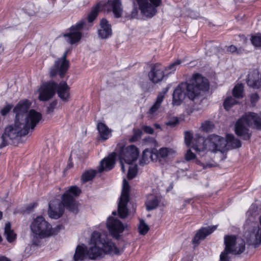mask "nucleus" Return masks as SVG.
<instances>
[{
	"instance_id": "1",
	"label": "nucleus",
	"mask_w": 261,
	"mask_h": 261,
	"mask_svg": "<svg viewBox=\"0 0 261 261\" xmlns=\"http://www.w3.org/2000/svg\"><path fill=\"white\" fill-rule=\"evenodd\" d=\"M104 225L100 224L95 227L86 247L84 244L76 246L73 259L74 261H82L86 257L95 259L106 254H119L118 249L108 234L103 231Z\"/></svg>"
},
{
	"instance_id": "2",
	"label": "nucleus",
	"mask_w": 261,
	"mask_h": 261,
	"mask_svg": "<svg viewBox=\"0 0 261 261\" xmlns=\"http://www.w3.org/2000/svg\"><path fill=\"white\" fill-rule=\"evenodd\" d=\"M100 11L112 12L115 17L119 18L123 13L122 3L120 0H108L107 3H99L92 9L87 19L84 18L78 21L64 34L65 40L71 45L78 42L82 37L81 31L88 29L92 25L87 22L92 23Z\"/></svg>"
},
{
	"instance_id": "3",
	"label": "nucleus",
	"mask_w": 261,
	"mask_h": 261,
	"mask_svg": "<svg viewBox=\"0 0 261 261\" xmlns=\"http://www.w3.org/2000/svg\"><path fill=\"white\" fill-rule=\"evenodd\" d=\"M209 83L207 80L199 73L194 74L186 82L179 84L173 93L172 105L179 106L186 97L194 100L198 97L201 91L208 90Z\"/></svg>"
},
{
	"instance_id": "4",
	"label": "nucleus",
	"mask_w": 261,
	"mask_h": 261,
	"mask_svg": "<svg viewBox=\"0 0 261 261\" xmlns=\"http://www.w3.org/2000/svg\"><path fill=\"white\" fill-rule=\"evenodd\" d=\"M185 142L187 146H191L199 153L222 152L226 148V142L223 137L216 135H211L205 139L198 134L193 136L190 132H186L185 133Z\"/></svg>"
},
{
	"instance_id": "5",
	"label": "nucleus",
	"mask_w": 261,
	"mask_h": 261,
	"mask_svg": "<svg viewBox=\"0 0 261 261\" xmlns=\"http://www.w3.org/2000/svg\"><path fill=\"white\" fill-rule=\"evenodd\" d=\"M39 117L38 113L31 112L24 123L15 120L14 123L8 125L1 137L2 143L1 147L6 146L10 141L15 140L21 136L26 135L33 131Z\"/></svg>"
},
{
	"instance_id": "6",
	"label": "nucleus",
	"mask_w": 261,
	"mask_h": 261,
	"mask_svg": "<svg viewBox=\"0 0 261 261\" xmlns=\"http://www.w3.org/2000/svg\"><path fill=\"white\" fill-rule=\"evenodd\" d=\"M80 193L81 190L78 187L72 186L63 195L62 202L56 199L50 201L49 204V217L55 219L60 218L63 214L64 207L72 213H76L78 204L74 197L78 196Z\"/></svg>"
},
{
	"instance_id": "7",
	"label": "nucleus",
	"mask_w": 261,
	"mask_h": 261,
	"mask_svg": "<svg viewBox=\"0 0 261 261\" xmlns=\"http://www.w3.org/2000/svg\"><path fill=\"white\" fill-rule=\"evenodd\" d=\"M139 153L138 148L134 145L121 148L119 152L118 156L122 171H125V165L128 166L127 178L129 179H133L137 175V166L134 163L137 160Z\"/></svg>"
},
{
	"instance_id": "8",
	"label": "nucleus",
	"mask_w": 261,
	"mask_h": 261,
	"mask_svg": "<svg viewBox=\"0 0 261 261\" xmlns=\"http://www.w3.org/2000/svg\"><path fill=\"white\" fill-rule=\"evenodd\" d=\"M249 127L256 129H261V112L259 113L249 112L243 115L236 122L235 133L244 139H249L250 137Z\"/></svg>"
},
{
	"instance_id": "9",
	"label": "nucleus",
	"mask_w": 261,
	"mask_h": 261,
	"mask_svg": "<svg viewBox=\"0 0 261 261\" xmlns=\"http://www.w3.org/2000/svg\"><path fill=\"white\" fill-rule=\"evenodd\" d=\"M256 210L255 205L250 206L247 212V219L245 225L248 230L245 234L246 239L250 244L254 245L261 242V214L259 217V222H253L257 214Z\"/></svg>"
},
{
	"instance_id": "10",
	"label": "nucleus",
	"mask_w": 261,
	"mask_h": 261,
	"mask_svg": "<svg viewBox=\"0 0 261 261\" xmlns=\"http://www.w3.org/2000/svg\"><path fill=\"white\" fill-rule=\"evenodd\" d=\"M30 229L34 237L33 243L35 245H39V242L35 239L49 237L58 231L57 228H52L51 225L42 216L37 217L33 220Z\"/></svg>"
},
{
	"instance_id": "11",
	"label": "nucleus",
	"mask_w": 261,
	"mask_h": 261,
	"mask_svg": "<svg viewBox=\"0 0 261 261\" xmlns=\"http://www.w3.org/2000/svg\"><path fill=\"white\" fill-rule=\"evenodd\" d=\"M31 105V102L27 99H23L20 101L13 109V112L15 114V120L24 123V122L26 121L27 118L29 117V115L31 112H34L38 113L40 116L38 120L35 123L36 126L42 119V114L40 112L33 109L30 110L28 111Z\"/></svg>"
},
{
	"instance_id": "12",
	"label": "nucleus",
	"mask_w": 261,
	"mask_h": 261,
	"mask_svg": "<svg viewBox=\"0 0 261 261\" xmlns=\"http://www.w3.org/2000/svg\"><path fill=\"white\" fill-rule=\"evenodd\" d=\"M224 240L225 248L231 253L234 255L240 254L245 250V242L243 239L230 235L225 236Z\"/></svg>"
},
{
	"instance_id": "13",
	"label": "nucleus",
	"mask_w": 261,
	"mask_h": 261,
	"mask_svg": "<svg viewBox=\"0 0 261 261\" xmlns=\"http://www.w3.org/2000/svg\"><path fill=\"white\" fill-rule=\"evenodd\" d=\"M136 1L142 14L148 18H151L156 14V8L162 4V0Z\"/></svg>"
},
{
	"instance_id": "14",
	"label": "nucleus",
	"mask_w": 261,
	"mask_h": 261,
	"mask_svg": "<svg viewBox=\"0 0 261 261\" xmlns=\"http://www.w3.org/2000/svg\"><path fill=\"white\" fill-rule=\"evenodd\" d=\"M129 189L130 187L128 182L124 178L123 180L121 195L119 198L118 204V213L119 217L122 219L126 218L128 214V210L126 205L129 199Z\"/></svg>"
},
{
	"instance_id": "15",
	"label": "nucleus",
	"mask_w": 261,
	"mask_h": 261,
	"mask_svg": "<svg viewBox=\"0 0 261 261\" xmlns=\"http://www.w3.org/2000/svg\"><path fill=\"white\" fill-rule=\"evenodd\" d=\"M106 226L111 236L114 238H118L119 234L123 232L124 230L127 229L128 225L123 224L119 219L110 216L108 218Z\"/></svg>"
},
{
	"instance_id": "16",
	"label": "nucleus",
	"mask_w": 261,
	"mask_h": 261,
	"mask_svg": "<svg viewBox=\"0 0 261 261\" xmlns=\"http://www.w3.org/2000/svg\"><path fill=\"white\" fill-rule=\"evenodd\" d=\"M56 84L45 83L38 87L35 94H38V98L40 101H47L53 97L55 93Z\"/></svg>"
},
{
	"instance_id": "17",
	"label": "nucleus",
	"mask_w": 261,
	"mask_h": 261,
	"mask_svg": "<svg viewBox=\"0 0 261 261\" xmlns=\"http://www.w3.org/2000/svg\"><path fill=\"white\" fill-rule=\"evenodd\" d=\"M66 55L67 52H65L61 58H58L55 61L54 65L50 70L51 76L53 77L59 74L61 77H63L69 67V62L66 60Z\"/></svg>"
},
{
	"instance_id": "18",
	"label": "nucleus",
	"mask_w": 261,
	"mask_h": 261,
	"mask_svg": "<svg viewBox=\"0 0 261 261\" xmlns=\"http://www.w3.org/2000/svg\"><path fill=\"white\" fill-rule=\"evenodd\" d=\"M176 154L175 149L171 147H162L158 150L155 149L156 162L163 165L169 159L174 157Z\"/></svg>"
},
{
	"instance_id": "19",
	"label": "nucleus",
	"mask_w": 261,
	"mask_h": 261,
	"mask_svg": "<svg viewBox=\"0 0 261 261\" xmlns=\"http://www.w3.org/2000/svg\"><path fill=\"white\" fill-rule=\"evenodd\" d=\"M164 68L160 64H155L148 73L149 80L154 83L162 81L164 76Z\"/></svg>"
},
{
	"instance_id": "20",
	"label": "nucleus",
	"mask_w": 261,
	"mask_h": 261,
	"mask_svg": "<svg viewBox=\"0 0 261 261\" xmlns=\"http://www.w3.org/2000/svg\"><path fill=\"white\" fill-rule=\"evenodd\" d=\"M216 229V226H207L205 227H202L199 229L193 239V243L195 246L198 245L200 242L203 240L206 236L211 234Z\"/></svg>"
},
{
	"instance_id": "21",
	"label": "nucleus",
	"mask_w": 261,
	"mask_h": 261,
	"mask_svg": "<svg viewBox=\"0 0 261 261\" xmlns=\"http://www.w3.org/2000/svg\"><path fill=\"white\" fill-rule=\"evenodd\" d=\"M116 157V153L113 152L109 154L107 158H104L100 163L98 171L101 172L103 171L111 170L114 167Z\"/></svg>"
},
{
	"instance_id": "22",
	"label": "nucleus",
	"mask_w": 261,
	"mask_h": 261,
	"mask_svg": "<svg viewBox=\"0 0 261 261\" xmlns=\"http://www.w3.org/2000/svg\"><path fill=\"white\" fill-rule=\"evenodd\" d=\"M112 34L111 24L105 18H102L100 22V28L98 30V35L101 39H107Z\"/></svg>"
},
{
	"instance_id": "23",
	"label": "nucleus",
	"mask_w": 261,
	"mask_h": 261,
	"mask_svg": "<svg viewBox=\"0 0 261 261\" xmlns=\"http://www.w3.org/2000/svg\"><path fill=\"white\" fill-rule=\"evenodd\" d=\"M55 89H57L59 97L64 101H67L69 98V87L65 82H61L59 85L56 84Z\"/></svg>"
},
{
	"instance_id": "24",
	"label": "nucleus",
	"mask_w": 261,
	"mask_h": 261,
	"mask_svg": "<svg viewBox=\"0 0 261 261\" xmlns=\"http://www.w3.org/2000/svg\"><path fill=\"white\" fill-rule=\"evenodd\" d=\"M97 129L100 139L103 141L108 139L112 136V130L102 122L97 123Z\"/></svg>"
},
{
	"instance_id": "25",
	"label": "nucleus",
	"mask_w": 261,
	"mask_h": 261,
	"mask_svg": "<svg viewBox=\"0 0 261 261\" xmlns=\"http://www.w3.org/2000/svg\"><path fill=\"white\" fill-rule=\"evenodd\" d=\"M223 139L226 142V148L222 152H224L230 148H239L241 146L240 141L235 139L232 135L228 134L226 138H223Z\"/></svg>"
},
{
	"instance_id": "26",
	"label": "nucleus",
	"mask_w": 261,
	"mask_h": 261,
	"mask_svg": "<svg viewBox=\"0 0 261 261\" xmlns=\"http://www.w3.org/2000/svg\"><path fill=\"white\" fill-rule=\"evenodd\" d=\"M161 200V197L159 195L154 194L148 195L145 202L147 210L150 211L155 208Z\"/></svg>"
},
{
	"instance_id": "27",
	"label": "nucleus",
	"mask_w": 261,
	"mask_h": 261,
	"mask_svg": "<svg viewBox=\"0 0 261 261\" xmlns=\"http://www.w3.org/2000/svg\"><path fill=\"white\" fill-rule=\"evenodd\" d=\"M150 161L156 162L155 159V149H146L143 152L141 163L142 164H146L149 163Z\"/></svg>"
},
{
	"instance_id": "28",
	"label": "nucleus",
	"mask_w": 261,
	"mask_h": 261,
	"mask_svg": "<svg viewBox=\"0 0 261 261\" xmlns=\"http://www.w3.org/2000/svg\"><path fill=\"white\" fill-rule=\"evenodd\" d=\"M168 89H166L164 91L158 94L155 103L149 110L148 113L150 115H154L157 112L158 110L160 108L162 102H163L165 95Z\"/></svg>"
},
{
	"instance_id": "29",
	"label": "nucleus",
	"mask_w": 261,
	"mask_h": 261,
	"mask_svg": "<svg viewBox=\"0 0 261 261\" xmlns=\"http://www.w3.org/2000/svg\"><path fill=\"white\" fill-rule=\"evenodd\" d=\"M4 235L6 236L7 241L11 243L14 241L16 238V234L11 229V224L9 222L5 224L4 228Z\"/></svg>"
},
{
	"instance_id": "30",
	"label": "nucleus",
	"mask_w": 261,
	"mask_h": 261,
	"mask_svg": "<svg viewBox=\"0 0 261 261\" xmlns=\"http://www.w3.org/2000/svg\"><path fill=\"white\" fill-rule=\"evenodd\" d=\"M182 62L180 60H176L174 62L170 64L165 69L167 74L174 72L176 69H178Z\"/></svg>"
},
{
	"instance_id": "31",
	"label": "nucleus",
	"mask_w": 261,
	"mask_h": 261,
	"mask_svg": "<svg viewBox=\"0 0 261 261\" xmlns=\"http://www.w3.org/2000/svg\"><path fill=\"white\" fill-rule=\"evenodd\" d=\"M233 95L237 98H242L244 96V87L242 84L236 85L232 91Z\"/></svg>"
},
{
	"instance_id": "32",
	"label": "nucleus",
	"mask_w": 261,
	"mask_h": 261,
	"mask_svg": "<svg viewBox=\"0 0 261 261\" xmlns=\"http://www.w3.org/2000/svg\"><path fill=\"white\" fill-rule=\"evenodd\" d=\"M138 228L139 233L141 235H145L149 230L148 225L142 219L140 220Z\"/></svg>"
},
{
	"instance_id": "33",
	"label": "nucleus",
	"mask_w": 261,
	"mask_h": 261,
	"mask_svg": "<svg viewBox=\"0 0 261 261\" xmlns=\"http://www.w3.org/2000/svg\"><path fill=\"white\" fill-rule=\"evenodd\" d=\"M96 175L95 170H90L84 172L82 176V180L83 182H87L92 179Z\"/></svg>"
},
{
	"instance_id": "34",
	"label": "nucleus",
	"mask_w": 261,
	"mask_h": 261,
	"mask_svg": "<svg viewBox=\"0 0 261 261\" xmlns=\"http://www.w3.org/2000/svg\"><path fill=\"white\" fill-rule=\"evenodd\" d=\"M237 101L231 96L227 97L224 101V107L226 110H229L231 107L236 104Z\"/></svg>"
},
{
	"instance_id": "35",
	"label": "nucleus",
	"mask_w": 261,
	"mask_h": 261,
	"mask_svg": "<svg viewBox=\"0 0 261 261\" xmlns=\"http://www.w3.org/2000/svg\"><path fill=\"white\" fill-rule=\"evenodd\" d=\"M214 124L212 122L206 121L201 124L200 129L202 131L208 133L213 130Z\"/></svg>"
},
{
	"instance_id": "36",
	"label": "nucleus",
	"mask_w": 261,
	"mask_h": 261,
	"mask_svg": "<svg viewBox=\"0 0 261 261\" xmlns=\"http://www.w3.org/2000/svg\"><path fill=\"white\" fill-rule=\"evenodd\" d=\"M251 42L255 47H261V34L258 33L251 37Z\"/></svg>"
},
{
	"instance_id": "37",
	"label": "nucleus",
	"mask_w": 261,
	"mask_h": 261,
	"mask_svg": "<svg viewBox=\"0 0 261 261\" xmlns=\"http://www.w3.org/2000/svg\"><path fill=\"white\" fill-rule=\"evenodd\" d=\"M196 163L202 167L203 169L210 168L215 166L214 162L213 160H211L208 162H205L202 160V162L200 161L196 160Z\"/></svg>"
},
{
	"instance_id": "38",
	"label": "nucleus",
	"mask_w": 261,
	"mask_h": 261,
	"mask_svg": "<svg viewBox=\"0 0 261 261\" xmlns=\"http://www.w3.org/2000/svg\"><path fill=\"white\" fill-rule=\"evenodd\" d=\"M230 253L231 252H229L228 250L226 249V248H225L224 251L220 255V261H230Z\"/></svg>"
},
{
	"instance_id": "39",
	"label": "nucleus",
	"mask_w": 261,
	"mask_h": 261,
	"mask_svg": "<svg viewBox=\"0 0 261 261\" xmlns=\"http://www.w3.org/2000/svg\"><path fill=\"white\" fill-rule=\"evenodd\" d=\"M179 121L177 117H171L168 119V120L166 122V124L170 127H174L176 126Z\"/></svg>"
},
{
	"instance_id": "40",
	"label": "nucleus",
	"mask_w": 261,
	"mask_h": 261,
	"mask_svg": "<svg viewBox=\"0 0 261 261\" xmlns=\"http://www.w3.org/2000/svg\"><path fill=\"white\" fill-rule=\"evenodd\" d=\"M142 135V132L140 129L136 130L134 132V135L130 139V142H135L137 141L139 138H141Z\"/></svg>"
},
{
	"instance_id": "41",
	"label": "nucleus",
	"mask_w": 261,
	"mask_h": 261,
	"mask_svg": "<svg viewBox=\"0 0 261 261\" xmlns=\"http://www.w3.org/2000/svg\"><path fill=\"white\" fill-rule=\"evenodd\" d=\"M185 158L187 161H189L194 159L196 158V155L190 149H189L185 153Z\"/></svg>"
},
{
	"instance_id": "42",
	"label": "nucleus",
	"mask_w": 261,
	"mask_h": 261,
	"mask_svg": "<svg viewBox=\"0 0 261 261\" xmlns=\"http://www.w3.org/2000/svg\"><path fill=\"white\" fill-rule=\"evenodd\" d=\"M259 97L256 93H253L250 95V100L251 104L254 106L256 102L258 100Z\"/></svg>"
},
{
	"instance_id": "43",
	"label": "nucleus",
	"mask_w": 261,
	"mask_h": 261,
	"mask_svg": "<svg viewBox=\"0 0 261 261\" xmlns=\"http://www.w3.org/2000/svg\"><path fill=\"white\" fill-rule=\"evenodd\" d=\"M12 106L10 105H7L4 107L1 111V113L3 116L6 115L11 109Z\"/></svg>"
},
{
	"instance_id": "44",
	"label": "nucleus",
	"mask_w": 261,
	"mask_h": 261,
	"mask_svg": "<svg viewBox=\"0 0 261 261\" xmlns=\"http://www.w3.org/2000/svg\"><path fill=\"white\" fill-rule=\"evenodd\" d=\"M227 51L231 53H237L239 54L240 53V49H238L237 47L234 45L229 46L227 48Z\"/></svg>"
},
{
	"instance_id": "45",
	"label": "nucleus",
	"mask_w": 261,
	"mask_h": 261,
	"mask_svg": "<svg viewBox=\"0 0 261 261\" xmlns=\"http://www.w3.org/2000/svg\"><path fill=\"white\" fill-rule=\"evenodd\" d=\"M142 129L149 134H152L153 133V129L149 126L144 125L142 127Z\"/></svg>"
},
{
	"instance_id": "46",
	"label": "nucleus",
	"mask_w": 261,
	"mask_h": 261,
	"mask_svg": "<svg viewBox=\"0 0 261 261\" xmlns=\"http://www.w3.org/2000/svg\"><path fill=\"white\" fill-rule=\"evenodd\" d=\"M56 102H53L51 103L49 107L47 108V112L48 113H51L53 111L56 105Z\"/></svg>"
},
{
	"instance_id": "47",
	"label": "nucleus",
	"mask_w": 261,
	"mask_h": 261,
	"mask_svg": "<svg viewBox=\"0 0 261 261\" xmlns=\"http://www.w3.org/2000/svg\"><path fill=\"white\" fill-rule=\"evenodd\" d=\"M138 10L137 8H134L131 12V18H136L138 16Z\"/></svg>"
},
{
	"instance_id": "48",
	"label": "nucleus",
	"mask_w": 261,
	"mask_h": 261,
	"mask_svg": "<svg viewBox=\"0 0 261 261\" xmlns=\"http://www.w3.org/2000/svg\"><path fill=\"white\" fill-rule=\"evenodd\" d=\"M247 84L249 86L254 88L256 86V82L251 81L249 79L247 81Z\"/></svg>"
},
{
	"instance_id": "49",
	"label": "nucleus",
	"mask_w": 261,
	"mask_h": 261,
	"mask_svg": "<svg viewBox=\"0 0 261 261\" xmlns=\"http://www.w3.org/2000/svg\"><path fill=\"white\" fill-rule=\"evenodd\" d=\"M0 261H10V260L5 256H0Z\"/></svg>"
},
{
	"instance_id": "50",
	"label": "nucleus",
	"mask_w": 261,
	"mask_h": 261,
	"mask_svg": "<svg viewBox=\"0 0 261 261\" xmlns=\"http://www.w3.org/2000/svg\"><path fill=\"white\" fill-rule=\"evenodd\" d=\"M194 110H196V109H194ZM196 111H200V112H202L203 111V110L201 108H198L196 109Z\"/></svg>"
},
{
	"instance_id": "51",
	"label": "nucleus",
	"mask_w": 261,
	"mask_h": 261,
	"mask_svg": "<svg viewBox=\"0 0 261 261\" xmlns=\"http://www.w3.org/2000/svg\"><path fill=\"white\" fill-rule=\"evenodd\" d=\"M155 127L156 128H160V126L159 124H155L154 125Z\"/></svg>"
},
{
	"instance_id": "52",
	"label": "nucleus",
	"mask_w": 261,
	"mask_h": 261,
	"mask_svg": "<svg viewBox=\"0 0 261 261\" xmlns=\"http://www.w3.org/2000/svg\"><path fill=\"white\" fill-rule=\"evenodd\" d=\"M2 216H3V213L0 211V220L2 218Z\"/></svg>"
},
{
	"instance_id": "53",
	"label": "nucleus",
	"mask_w": 261,
	"mask_h": 261,
	"mask_svg": "<svg viewBox=\"0 0 261 261\" xmlns=\"http://www.w3.org/2000/svg\"><path fill=\"white\" fill-rule=\"evenodd\" d=\"M3 51V49L2 48L1 46L0 45V54L2 53Z\"/></svg>"
},
{
	"instance_id": "54",
	"label": "nucleus",
	"mask_w": 261,
	"mask_h": 261,
	"mask_svg": "<svg viewBox=\"0 0 261 261\" xmlns=\"http://www.w3.org/2000/svg\"><path fill=\"white\" fill-rule=\"evenodd\" d=\"M112 215L115 216L116 215V212L115 211L113 212Z\"/></svg>"
},
{
	"instance_id": "55",
	"label": "nucleus",
	"mask_w": 261,
	"mask_h": 261,
	"mask_svg": "<svg viewBox=\"0 0 261 261\" xmlns=\"http://www.w3.org/2000/svg\"><path fill=\"white\" fill-rule=\"evenodd\" d=\"M2 241V238L1 236L0 235V243Z\"/></svg>"
},
{
	"instance_id": "56",
	"label": "nucleus",
	"mask_w": 261,
	"mask_h": 261,
	"mask_svg": "<svg viewBox=\"0 0 261 261\" xmlns=\"http://www.w3.org/2000/svg\"><path fill=\"white\" fill-rule=\"evenodd\" d=\"M57 261H62V260H57Z\"/></svg>"
}]
</instances>
